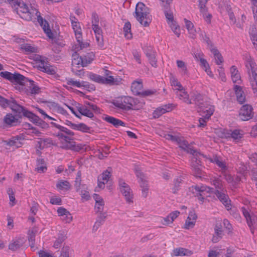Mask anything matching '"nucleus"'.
<instances>
[{
    "instance_id": "obj_26",
    "label": "nucleus",
    "mask_w": 257,
    "mask_h": 257,
    "mask_svg": "<svg viewBox=\"0 0 257 257\" xmlns=\"http://www.w3.org/2000/svg\"><path fill=\"white\" fill-rule=\"evenodd\" d=\"M19 118L16 115H14L12 113L7 114L4 118V122L10 125H16L19 122Z\"/></svg>"
},
{
    "instance_id": "obj_42",
    "label": "nucleus",
    "mask_w": 257,
    "mask_h": 257,
    "mask_svg": "<svg viewBox=\"0 0 257 257\" xmlns=\"http://www.w3.org/2000/svg\"><path fill=\"white\" fill-rule=\"evenodd\" d=\"M123 195L124 196L126 201L127 203L133 202V194L130 187H126L123 191H121Z\"/></svg>"
},
{
    "instance_id": "obj_1",
    "label": "nucleus",
    "mask_w": 257,
    "mask_h": 257,
    "mask_svg": "<svg viewBox=\"0 0 257 257\" xmlns=\"http://www.w3.org/2000/svg\"><path fill=\"white\" fill-rule=\"evenodd\" d=\"M21 0L18 1L19 6L12 7L15 9L17 13L21 18L26 21H32L37 18L38 22L42 27L47 36L49 38H53V34L50 29L48 22L43 19L38 10L32 7L30 9L26 4L21 3Z\"/></svg>"
},
{
    "instance_id": "obj_36",
    "label": "nucleus",
    "mask_w": 257,
    "mask_h": 257,
    "mask_svg": "<svg viewBox=\"0 0 257 257\" xmlns=\"http://www.w3.org/2000/svg\"><path fill=\"white\" fill-rule=\"evenodd\" d=\"M71 26L75 33L76 39H80L82 38V33L79 22L78 21L72 22Z\"/></svg>"
},
{
    "instance_id": "obj_43",
    "label": "nucleus",
    "mask_w": 257,
    "mask_h": 257,
    "mask_svg": "<svg viewBox=\"0 0 257 257\" xmlns=\"http://www.w3.org/2000/svg\"><path fill=\"white\" fill-rule=\"evenodd\" d=\"M155 55V53L151 50H148L146 52V56L148 58L151 65L154 67H157V61Z\"/></svg>"
},
{
    "instance_id": "obj_64",
    "label": "nucleus",
    "mask_w": 257,
    "mask_h": 257,
    "mask_svg": "<svg viewBox=\"0 0 257 257\" xmlns=\"http://www.w3.org/2000/svg\"><path fill=\"white\" fill-rule=\"evenodd\" d=\"M69 246H63L61 249L60 257H69Z\"/></svg>"
},
{
    "instance_id": "obj_33",
    "label": "nucleus",
    "mask_w": 257,
    "mask_h": 257,
    "mask_svg": "<svg viewBox=\"0 0 257 257\" xmlns=\"http://www.w3.org/2000/svg\"><path fill=\"white\" fill-rule=\"evenodd\" d=\"M173 253L175 256H190L193 252L191 250L183 247L175 248L173 250Z\"/></svg>"
},
{
    "instance_id": "obj_11",
    "label": "nucleus",
    "mask_w": 257,
    "mask_h": 257,
    "mask_svg": "<svg viewBox=\"0 0 257 257\" xmlns=\"http://www.w3.org/2000/svg\"><path fill=\"white\" fill-rule=\"evenodd\" d=\"M135 173L139 179V182L140 183V187L142 188V196L146 198L148 194L149 187L148 182L145 179V176L138 168H136L135 169Z\"/></svg>"
},
{
    "instance_id": "obj_44",
    "label": "nucleus",
    "mask_w": 257,
    "mask_h": 257,
    "mask_svg": "<svg viewBox=\"0 0 257 257\" xmlns=\"http://www.w3.org/2000/svg\"><path fill=\"white\" fill-rule=\"evenodd\" d=\"M210 51L214 55L216 64H221L223 61V58L218 50L216 48H210Z\"/></svg>"
},
{
    "instance_id": "obj_8",
    "label": "nucleus",
    "mask_w": 257,
    "mask_h": 257,
    "mask_svg": "<svg viewBox=\"0 0 257 257\" xmlns=\"http://www.w3.org/2000/svg\"><path fill=\"white\" fill-rule=\"evenodd\" d=\"M166 138L167 140H171L174 142H176L182 149L185 151L187 153L191 154L192 151L197 152L194 150L188 144V142L182 137L177 136H173L172 135H167Z\"/></svg>"
},
{
    "instance_id": "obj_31",
    "label": "nucleus",
    "mask_w": 257,
    "mask_h": 257,
    "mask_svg": "<svg viewBox=\"0 0 257 257\" xmlns=\"http://www.w3.org/2000/svg\"><path fill=\"white\" fill-rule=\"evenodd\" d=\"M106 218V213H98L96 220L93 225L92 230L96 231L103 224Z\"/></svg>"
},
{
    "instance_id": "obj_6",
    "label": "nucleus",
    "mask_w": 257,
    "mask_h": 257,
    "mask_svg": "<svg viewBox=\"0 0 257 257\" xmlns=\"http://www.w3.org/2000/svg\"><path fill=\"white\" fill-rule=\"evenodd\" d=\"M138 100L135 98L129 96H122L113 100L112 102V104L116 107L119 109L128 110L130 109H139L142 104L138 105Z\"/></svg>"
},
{
    "instance_id": "obj_32",
    "label": "nucleus",
    "mask_w": 257,
    "mask_h": 257,
    "mask_svg": "<svg viewBox=\"0 0 257 257\" xmlns=\"http://www.w3.org/2000/svg\"><path fill=\"white\" fill-rule=\"evenodd\" d=\"M77 108L79 112L81 115L90 118H92L94 117L93 112L88 109L86 106L78 104V105L77 106Z\"/></svg>"
},
{
    "instance_id": "obj_53",
    "label": "nucleus",
    "mask_w": 257,
    "mask_h": 257,
    "mask_svg": "<svg viewBox=\"0 0 257 257\" xmlns=\"http://www.w3.org/2000/svg\"><path fill=\"white\" fill-rule=\"evenodd\" d=\"M50 75H54L56 73V68L53 66L47 64L45 67H42V71Z\"/></svg>"
},
{
    "instance_id": "obj_38",
    "label": "nucleus",
    "mask_w": 257,
    "mask_h": 257,
    "mask_svg": "<svg viewBox=\"0 0 257 257\" xmlns=\"http://www.w3.org/2000/svg\"><path fill=\"white\" fill-rule=\"evenodd\" d=\"M76 40L77 44L73 46V49L75 52H77V51L83 50V49L86 48L89 46V43L83 42L82 38L80 39Z\"/></svg>"
},
{
    "instance_id": "obj_34",
    "label": "nucleus",
    "mask_w": 257,
    "mask_h": 257,
    "mask_svg": "<svg viewBox=\"0 0 257 257\" xmlns=\"http://www.w3.org/2000/svg\"><path fill=\"white\" fill-rule=\"evenodd\" d=\"M184 21L186 28L188 30L190 37L193 39H195L196 36V31L194 28L193 23L191 21H188L186 19H184Z\"/></svg>"
},
{
    "instance_id": "obj_48",
    "label": "nucleus",
    "mask_w": 257,
    "mask_h": 257,
    "mask_svg": "<svg viewBox=\"0 0 257 257\" xmlns=\"http://www.w3.org/2000/svg\"><path fill=\"white\" fill-rule=\"evenodd\" d=\"M66 236L64 232L59 233L57 239L54 242L53 246L56 248H58L60 247L61 244L66 239Z\"/></svg>"
},
{
    "instance_id": "obj_37",
    "label": "nucleus",
    "mask_w": 257,
    "mask_h": 257,
    "mask_svg": "<svg viewBox=\"0 0 257 257\" xmlns=\"http://www.w3.org/2000/svg\"><path fill=\"white\" fill-rule=\"evenodd\" d=\"M37 231V228L35 227H33L31 230L28 231V240L31 248L35 247V236Z\"/></svg>"
},
{
    "instance_id": "obj_24",
    "label": "nucleus",
    "mask_w": 257,
    "mask_h": 257,
    "mask_svg": "<svg viewBox=\"0 0 257 257\" xmlns=\"http://www.w3.org/2000/svg\"><path fill=\"white\" fill-rule=\"evenodd\" d=\"M26 84L29 85V91L31 94L35 95L40 92V88L35 84L34 81L28 79V80L25 81V83L22 85H25Z\"/></svg>"
},
{
    "instance_id": "obj_13",
    "label": "nucleus",
    "mask_w": 257,
    "mask_h": 257,
    "mask_svg": "<svg viewBox=\"0 0 257 257\" xmlns=\"http://www.w3.org/2000/svg\"><path fill=\"white\" fill-rule=\"evenodd\" d=\"M241 211L246 219V222L250 228L251 233L253 234L254 225L257 222L256 217L253 215H251L248 211L244 207L241 208Z\"/></svg>"
},
{
    "instance_id": "obj_23",
    "label": "nucleus",
    "mask_w": 257,
    "mask_h": 257,
    "mask_svg": "<svg viewBox=\"0 0 257 257\" xmlns=\"http://www.w3.org/2000/svg\"><path fill=\"white\" fill-rule=\"evenodd\" d=\"M234 90L237 101L240 104L245 102L246 100L245 95L242 90V87L237 85H235L234 86Z\"/></svg>"
},
{
    "instance_id": "obj_45",
    "label": "nucleus",
    "mask_w": 257,
    "mask_h": 257,
    "mask_svg": "<svg viewBox=\"0 0 257 257\" xmlns=\"http://www.w3.org/2000/svg\"><path fill=\"white\" fill-rule=\"evenodd\" d=\"M70 184L67 181L59 180L56 184V187L61 190L67 191L70 189Z\"/></svg>"
},
{
    "instance_id": "obj_25",
    "label": "nucleus",
    "mask_w": 257,
    "mask_h": 257,
    "mask_svg": "<svg viewBox=\"0 0 257 257\" xmlns=\"http://www.w3.org/2000/svg\"><path fill=\"white\" fill-rule=\"evenodd\" d=\"M103 119L106 122L113 125L115 127H118L119 126H125V123L121 120L111 116L106 115Z\"/></svg>"
},
{
    "instance_id": "obj_20",
    "label": "nucleus",
    "mask_w": 257,
    "mask_h": 257,
    "mask_svg": "<svg viewBox=\"0 0 257 257\" xmlns=\"http://www.w3.org/2000/svg\"><path fill=\"white\" fill-rule=\"evenodd\" d=\"M244 133L243 131L240 130H234L233 131L229 130L227 133L226 137H231L234 142L235 143L239 142L243 138Z\"/></svg>"
},
{
    "instance_id": "obj_29",
    "label": "nucleus",
    "mask_w": 257,
    "mask_h": 257,
    "mask_svg": "<svg viewBox=\"0 0 257 257\" xmlns=\"http://www.w3.org/2000/svg\"><path fill=\"white\" fill-rule=\"evenodd\" d=\"M122 79L119 77H114L112 76H109L104 77L103 79V84L118 85L121 83Z\"/></svg>"
},
{
    "instance_id": "obj_2",
    "label": "nucleus",
    "mask_w": 257,
    "mask_h": 257,
    "mask_svg": "<svg viewBox=\"0 0 257 257\" xmlns=\"http://www.w3.org/2000/svg\"><path fill=\"white\" fill-rule=\"evenodd\" d=\"M50 124L51 127H54L53 136L61 141V147L65 150L73 149L75 145L73 144L72 137L74 136V133L55 122H51Z\"/></svg>"
},
{
    "instance_id": "obj_3",
    "label": "nucleus",
    "mask_w": 257,
    "mask_h": 257,
    "mask_svg": "<svg viewBox=\"0 0 257 257\" xmlns=\"http://www.w3.org/2000/svg\"><path fill=\"white\" fill-rule=\"evenodd\" d=\"M193 101L198 106V112L201 113L202 117L199 119V127H204L206 125L207 120L213 114L214 111V106L209 105L204 100V97L199 93L195 94L193 96Z\"/></svg>"
},
{
    "instance_id": "obj_12",
    "label": "nucleus",
    "mask_w": 257,
    "mask_h": 257,
    "mask_svg": "<svg viewBox=\"0 0 257 257\" xmlns=\"http://www.w3.org/2000/svg\"><path fill=\"white\" fill-rule=\"evenodd\" d=\"M239 116L240 118L243 121L251 119L253 116L252 106L248 104L243 105L240 109Z\"/></svg>"
},
{
    "instance_id": "obj_27",
    "label": "nucleus",
    "mask_w": 257,
    "mask_h": 257,
    "mask_svg": "<svg viewBox=\"0 0 257 257\" xmlns=\"http://www.w3.org/2000/svg\"><path fill=\"white\" fill-rule=\"evenodd\" d=\"M210 160L211 162L215 163L220 168L222 172H225L227 169L225 162L220 157L213 156Z\"/></svg>"
},
{
    "instance_id": "obj_15",
    "label": "nucleus",
    "mask_w": 257,
    "mask_h": 257,
    "mask_svg": "<svg viewBox=\"0 0 257 257\" xmlns=\"http://www.w3.org/2000/svg\"><path fill=\"white\" fill-rule=\"evenodd\" d=\"M67 84L73 86H76L78 88L84 87L85 89L90 91L95 90V87L93 85L89 84L88 82L82 81L74 80L73 79H70L67 81Z\"/></svg>"
},
{
    "instance_id": "obj_5",
    "label": "nucleus",
    "mask_w": 257,
    "mask_h": 257,
    "mask_svg": "<svg viewBox=\"0 0 257 257\" xmlns=\"http://www.w3.org/2000/svg\"><path fill=\"white\" fill-rule=\"evenodd\" d=\"M134 17L144 27L149 26L152 21L149 8L141 2L136 5Z\"/></svg>"
},
{
    "instance_id": "obj_30",
    "label": "nucleus",
    "mask_w": 257,
    "mask_h": 257,
    "mask_svg": "<svg viewBox=\"0 0 257 257\" xmlns=\"http://www.w3.org/2000/svg\"><path fill=\"white\" fill-rule=\"evenodd\" d=\"M210 180L211 184L214 186L215 190H222V189L225 188L220 177H212Z\"/></svg>"
},
{
    "instance_id": "obj_60",
    "label": "nucleus",
    "mask_w": 257,
    "mask_h": 257,
    "mask_svg": "<svg viewBox=\"0 0 257 257\" xmlns=\"http://www.w3.org/2000/svg\"><path fill=\"white\" fill-rule=\"evenodd\" d=\"M104 201L95 203V209L97 213H104L103 212Z\"/></svg>"
},
{
    "instance_id": "obj_10",
    "label": "nucleus",
    "mask_w": 257,
    "mask_h": 257,
    "mask_svg": "<svg viewBox=\"0 0 257 257\" xmlns=\"http://www.w3.org/2000/svg\"><path fill=\"white\" fill-rule=\"evenodd\" d=\"M214 194L219 200L224 205L227 210L231 209V200L227 193L226 188L222 189V190H215Z\"/></svg>"
},
{
    "instance_id": "obj_21",
    "label": "nucleus",
    "mask_w": 257,
    "mask_h": 257,
    "mask_svg": "<svg viewBox=\"0 0 257 257\" xmlns=\"http://www.w3.org/2000/svg\"><path fill=\"white\" fill-rule=\"evenodd\" d=\"M32 57L33 59L37 64V67L40 71H42L43 67H45V66L48 63V59L45 57L37 54H34Z\"/></svg>"
},
{
    "instance_id": "obj_28",
    "label": "nucleus",
    "mask_w": 257,
    "mask_h": 257,
    "mask_svg": "<svg viewBox=\"0 0 257 257\" xmlns=\"http://www.w3.org/2000/svg\"><path fill=\"white\" fill-rule=\"evenodd\" d=\"M230 73L232 80L234 83L239 84L241 83L240 75L235 66H232L230 68Z\"/></svg>"
},
{
    "instance_id": "obj_17",
    "label": "nucleus",
    "mask_w": 257,
    "mask_h": 257,
    "mask_svg": "<svg viewBox=\"0 0 257 257\" xmlns=\"http://www.w3.org/2000/svg\"><path fill=\"white\" fill-rule=\"evenodd\" d=\"M88 65V62L83 61L82 57L80 56L76 52L72 55V68H79L80 66L85 67Z\"/></svg>"
},
{
    "instance_id": "obj_63",
    "label": "nucleus",
    "mask_w": 257,
    "mask_h": 257,
    "mask_svg": "<svg viewBox=\"0 0 257 257\" xmlns=\"http://www.w3.org/2000/svg\"><path fill=\"white\" fill-rule=\"evenodd\" d=\"M8 193L9 196V199L10 201V204L12 206H14L16 202V199L15 197V194L14 193L11 188H9L8 190Z\"/></svg>"
},
{
    "instance_id": "obj_35",
    "label": "nucleus",
    "mask_w": 257,
    "mask_h": 257,
    "mask_svg": "<svg viewBox=\"0 0 257 257\" xmlns=\"http://www.w3.org/2000/svg\"><path fill=\"white\" fill-rule=\"evenodd\" d=\"M131 90L136 95H140L142 93L143 84L141 82L134 81L131 86Z\"/></svg>"
},
{
    "instance_id": "obj_61",
    "label": "nucleus",
    "mask_w": 257,
    "mask_h": 257,
    "mask_svg": "<svg viewBox=\"0 0 257 257\" xmlns=\"http://www.w3.org/2000/svg\"><path fill=\"white\" fill-rule=\"evenodd\" d=\"M110 177V172L108 170H106L98 177V178L101 179V180L107 183Z\"/></svg>"
},
{
    "instance_id": "obj_59",
    "label": "nucleus",
    "mask_w": 257,
    "mask_h": 257,
    "mask_svg": "<svg viewBox=\"0 0 257 257\" xmlns=\"http://www.w3.org/2000/svg\"><path fill=\"white\" fill-rule=\"evenodd\" d=\"M12 98L11 99H7L0 95V105L3 107H10L12 102Z\"/></svg>"
},
{
    "instance_id": "obj_46",
    "label": "nucleus",
    "mask_w": 257,
    "mask_h": 257,
    "mask_svg": "<svg viewBox=\"0 0 257 257\" xmlns=\"http://www.w3.org/2000/svg\"><path fill=\"white\" fill-rule=\"evenodd\" d=\"M192 190H194L196 192H204V191H206L208 193H211L214 194L215 191V190L214 188L206 186H202L200 187L196 186L194 187H192Z\"/></svg>"
},
{
    "instance_id": "obj_52",
    "label": "nucleus",
    "mask_w": 257,
    "mask_h": 257,
    "mask_svg": "<svg viewBox=\"0 0 257 257\" xmlns=\"http://www.w3.org/2000/svg\"><path fill=\"white\" fill-rule=\"evenodd\" d=\"M177 67L181 69V73L182 75H187L188 70L187 66L184 62L181 60H177L176 62Z\"/></svg>"
},
{
    "instance_id": "obj_57",
    "label": "nucleus",
    "mask_w": 257,
    "mask_h": 257,
    "mask_svg": "<svg viewBox=\"0 0 257 257\" xmlns=\"http://www.w3.org/2000/svg\"><path fill=\"white\" fill-rule=\"evenodd\" d=\"M245 66L247 68L248 72L256 68V65L254 61L250 58H247L245 62Z\"/></svg>"
},
{
    "instance_id": "obj_54",
    "label": "nucleus",
    "mask_w": 257,
    "mask_h": 257,
    "mask_svg": "<svg viewBox=\"0 0 257 257\" xmlns=\"http://www.w3.org/2000/svg\"><path fill=\"white\" fill-rule=\"evenodd\" d=\"M91 127L83 123H80L76 124L75 130L81 131L83 133H89Z\"/></svg>"
},
{
    "instance_id": "obj_4",
    "label": "nucleus",
    "mask_w": 257,
    "mask_h": 257,
    "mask_svg": "<svg viewBox=\"0 0 257 257\" xmlns=\"http://www.w3.org/2000/svg\"><path fill=\"white\" fill-rule=\"evenodd\" d=\"M10 107L13 111L16 113V115L19 118L24 116L28 117L34 123H40L42 121V120L39 116L18 104L14 99H12V102H11Z\"/></svg>"
},
{
    "instance_id": "obj_50",
    "label": "nucleus",
    "mask_w": 257,
    "mask_h": 257,
    "mask_svg": "<svg viewBox=\"0 0 257 257\" xmlns=\"http://www.w3.org/2000/svg\"><path fill=\"white\" fill-rule=\"evenodd\" d=\"M37 170L40 173H43L47 170L45 161L43 159H39L37 160Z\"/></svg>"
},
{
    "instance_id": "obj_62",
    "label": "nucleus",
    "mask_w": 257,
    "mask_h": 257,
    "mask_svg": "<svg viewBox=\"0 0 257 257\" xmlns=\"http://www.w3.org/2000/svg\"><path fill=\"white\" fill-rule=\"evenodd\" d=\"M182 179L181 177L176 178L174 181V187L173 188V193H176L179 190L180 184H182Z\"/></svg>"
},
{
    "instance_id": "obj_49",
    "label": "nucleus",
    "mask_w": 257,
    "mask_h": 257,
    "mask_svg": "<svg viewBox=\"0 0 257 257\" xmlns=\"http://www.w3.org/2000/svg\"><path fill=\"white\" fill-rule=\"evenodd\" d=\"M87 76L88 78L92 81L98 83L103 84V76L93 73L92 72H89L87 74Z\"/></svg>"
},
{
    "instance_id": "obj_58",
    "label": "nucleus",
    "mask_w": 257,
    "mask_h": 257,
    "mask_svg": "<svg viewBox=\"0 0 257 257\" xmlns=\"http://www.w3.org/2000/svg\"><path fill=\"white\" fill-rule=\"evenodd\" d=\"M200 62L201 66L205 70V71L207 72L208 75L210 76H212L213 74H212V72L210 70V67L207 61L203 58L201 59Z\"/></svg>"
},
{
    "instance_id": "obj_19",
    "label": "nucleus",
    "mask_w": 257,
    "mask_h": 257,
    "mask_svg": "<svg viewBox=\"0 0 257 257\" xmlns=\"http://www.w3.org/2000/svg\"><path fill=\"white\" fill-rule=\"evenodd\" d=\"M172 104H168L158 107L153 113V116L154 118H159L166 112L171 111L173 109Z\"/></svg>"
},
{
    "instance_id": "obj_47",
    "label": "nucleus",
    "mask_w": 257,
    "mask_h": 257,
    "mask_svg": "<svg viewBox=\"0 0 257 257\" xmlns=\"http://www.w3.org/2000/svg\"><path fill=\"white\" fill-rule=\"evenodd\" d=\"M176 93L179 99L182 100L185 103L187 104H191L192 103L189 99V96L185 90L181 91H177Z\"/></svg>"
},
{
    "instance_id": "obj_51",
    "label": "nucleus",
    "mask_w": 257,
    "mask_h": 257,
    "mask_svg": "<svg viewBox=\"0 0 257 257\" xmlns=\"http://www.w3.org/2000/svg\"><path fill=\"white\" fill-rule=\"evenodd\" d=\"M123 29L125 37L128 39H131L132 38V34L131 33V24L130 22H127L125 23Z\"/></svg>"
},
{
    "instance_id": "obj_18",
    "label": "nucleus",
    "mask_w": 257,
    "mask_h": 257,
    "mask_svg": "<svg viewBox=\"0 0 257 257\" xmlns=\"http://www.w3.org/2000/svg\"><path fill=\"white\" fill-rule=\"evenodd\" d=\"M92 29L95 33L98 46L101 48H103L104 46V43L102 29L98 25H92Z\"/></svg>"
},
{
    "instance_id": "obj_56",
    "label": "nucleus",
    "mask_w": 257,
    "mask_h": 257,
    "mask_svg": "<svg viewBox=\"0 0 257 257\" xmlns=\"http://www.w3.org/2000/svg\"><path fill=\"white\" fill-rule=\"evenodd\" d=\"M168 24L170 25L172 30L177 35L178 37L180 35V29L179 26L176 24V22L173 21L169 23Z\"/></svg>"
},
{
    "instance_id": "obj_22",
    "label": "nucleus",
    "mask_w": 257,
    "mask_h": 257,
    "mask_svg": "<svg viewBox=\"0 0 257 257\" xmlns=\"http://www.w3.org/2000/svg\"><path fill=\"white\" fill-rule=\"evenodd\" d=\"M249 81L254 93L257 92V67L248 72Z\"/></svg>"
},
{
    "instance_id": "obj_16",
    "label": "nucleus",
    "mask_w": 257,
    "mask_h": 257,
    "mask_svg": "<svg viewBox=\"0 0 257 257\" xmlns=\"http://www.w3.org/2000/svg\"><path fill=\"white\" fill-rule=\"evenodd\" d=\"M26 241V240L24 237H16L10 242L9 248L12 251L17 250L24 245Z\"/></svg>"
},
{
    "instance_id": "obj_39",
    "label": "nucleus",
    "mask_w": 257,
    "mask_h": 257,
    "mask_svg": "<svg viewBox=\"0 0 257 257\" xmlns=\"http://www.w3.org/2000/svg\"><path fill=\"white\" fill-rule=\"evenodd\" d=\"M214 230L215 233L213 235L212 241L213 243H217L222 237V230L221 227L217 225L215 227Z\"/></svg>"
},
{
    "instance_id": "obj_9",
    "label": "nucleus",
    "mask_w": 257,
    "mask_h": 257,
    "mask_svg": "<svg viewBox=\"0 0 257 257\" xmlns=\"http://www.w3.org/2000/svg\"><path fill=\"white\" fill-rule=\"evenodd\" d=\"M0 76L11 82L17 83L20 84H23L25 81L28 80V78L19 73H15L13 74L8 71L0 72Z\"/></svg>"
},
{
    "instance_id": "obj_40",
    "label": "nucleus",
    "mask_w": 257,
    "mask_h": 257,
    "mask_svg": "<svg viewBox=\"0 0 257 257\" xmlns=\"http://www.w3.org/2000/svg\"><path fill=\"white\" fill-rule=\"evenodd\" d=\"M21 49L26 54L36 53L38 50L37 48L32 46L29 44H23L21 45Z\"/></svg>"
},
{
    "instance_id": "obj_7",
    "label": "nucleus",
    "mask_w": 257,
    "mask_h": 257,
    "mask_svg": "<svg viewBox=\"0 0 257 257\" xmlns=\"http://www.w3.org/2000/svg\"><path fill=\"white\" fill-rule=\"evenodd\" d=\"M192 155L191 158V169L193 175L196 177L201 178L203 172L202 170L201 160L204 157L203 155L198 152H190Z\"/></svg>"
},
{
    "instance_id": "obj_55",
    "label": "nucleus",
    "mask_w": 257,
    "mask_h": 257,
    "mask_svg": "<svg viewBox=\"0 0 257 257\" xmlns=\"http://www.w3.org/2000/svg\"><path fill=\"white\" fill-rule=\"evenodd\" d=\"M164 12L166 19H167L168 23L174 21L173 19V13L169 11V6L163 7Z\"/></svg>"
},
{
    "instance_id": "obj_41",
    "label": "nucleus",
    "mask_w": 257,
    "mask_h": 257,
    "mask_svg": "<svg viewBox=\"0 0 257 257\" xmlns=\"http://www.w3.org/2000/svg\"><path fill=\"white\" fill-rule=\"evenodd\" d=\"M57 213L59 216H65L67 217L66 223H69L72 220L71 214L66 209L63 207H59L57 209Z\"/></svg>"
},
{
    "instance_id": "obj_14",
    "label": "nucleus",
    "mask_w": 257,
    "mask_h": 257,
    "mask_svg": "<svg viewBox=\"0 0 257 257\" xmlns=\"http://www.w3.org/2000/svg\"><path fill=\"white\" fill-rule=\"evenodd\" d=\"M37 142L36 148L41 150L56 145L55 142L50 137L39 138Z\"/></svg>"
}]
</instances>
